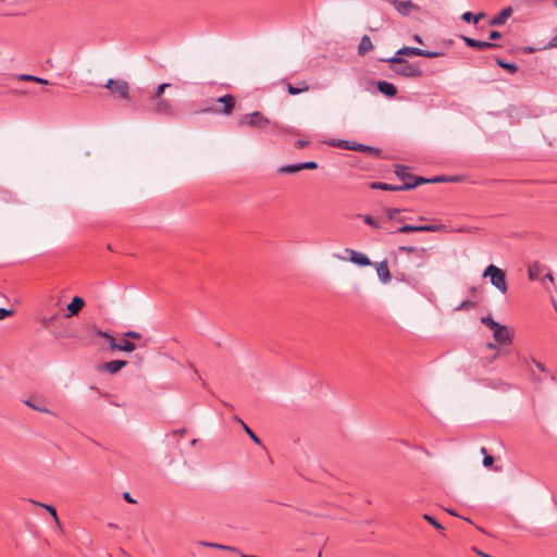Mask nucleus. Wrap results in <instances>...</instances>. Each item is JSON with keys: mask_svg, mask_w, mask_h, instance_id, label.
<instances>
[{"mask_svg": "<svg viewBox=\"0 0 557 557\" xmlns=\"http://www.w3.org/2000/svg\"><path fill=\"white\" fill-rule=\"evenodd\" d=\"M40 321L55 337H67L70 330V302L66 295L51 296L46 309L40 313Z\"/></svg>", "mask_w": 557, "mask_h": 557, "instance_id": "obj_1", "label": "nucleus"}, {"mask_svg": "<svg viewBox=\"0 0 557 557\" xmlns=\"http://www.w3.org/2000/svg\"><path fill=\"white\" fill-rule=\"evenodd\" d=\"M386 62L392 63V71L404 77H419L422 75L421 67L418 64L409 63L400 57L394 55L385 60Z\"/></svg>", "mask_w": 557, "mask_h": 557, "instance_id": "obj_2", "label": "nucleus"}, {"mask_svg": "<svg viewBox=\"0 0 557 557\" xmlns=\"http://www.w3.org/2000/svg\"><path fill=\"white\" fill-rule=\"evenodd\" d=\"M235 104V97L231 94H226L216 99V106L203 108L201 112L230 115L234 110Z\"/></svg>", "mask_w": 557, "mask_h": 557, "instance_id": "obj_3", "label": "nucleus"}, {"mask_svg": "<svg viewBox=\"0 0 557 557\" xmlns=\"http://www.w3.org/2000/svg\"><path fill=\"white\" fill-rule=\"evenodd\" d=\"M484 277H490L491 284L502 294L507 293V283L505 272L494 264H490L483 272Z\"/></svg>", "mask_w": 557, "mask_h": 557, "instance_id": "obj_4", "label": "nucleus"}, {"mask_svg": "<svg viewBox=\"0 0 557 557\" xmlns=\"http://www.w3.org/2000/svg\"><path fill=\"white\" fill-rule=\"evenodd\" d=\"M396 55L397 57H400V55L424 57V58L433 59V58H440V57L444 55V52L430 51V50H424V49L414 48V47H403L396 52Z\"/></svg>", "mask_w": 557, "mask_h": 557, "instance_id": "obj_5", "label": "nucleus"}, {"mask_svg": "<svg viewBox=\"0 0 557 557\" xmlns=\"http://www.w3.org/2000/svg\"><path fill=\"white\" fill-rule=\"evenodd\" d=\"M333 146H336V147H339V148H344V149L360 151V152H363V153H367V154H370V156H373V157H380L381 156V149L374 148V147H370V146H367V145H362V144L349 143V141H346V140H338L336 144H333Z\"/></svg>", "mask_w": 557, "mask_h": 557, "instance_id": "obj_6", "label": "nucleus"}, {"mask_svg": "<svg viewBox=\"0 0 557 557\" xmlns=\"http://www.w3.org/2000/svg\"><path fill=\"white\" fill-rule=\"evenodd\" d=\"M104 87L110 89L113 95H117L122 99H129V87L127 82L123 79H109Z\"/></svg>", "mask_w": 557, "mask_h": 557, "instance_id": "obj_7", "label": "nucleus"}, {"mask_svg": "<svg viewBox=\"0 0 557 557\" xmlns=\"http://www.w3.org/2000/svg\"><path fill=\"white\" fill-rule=\"evenodd\" d=\"M238 123L240 125L263 128L269 124V120L261 112L255 111L250 114L243 115Z\"/></svg>", "mask_w": 557, "mask_h": 557, "instance_id": "obj_8", "label": "nucleus"}, {"mask_svg": "<svg viewBox=\"0 0 557 557\" xmlns=\"http://www.w3.org/2000/svg\"><path fill=\"white\" fill-rule=\"evenodd\" d=\"M387 3L393 5V8L401 15L408 16L413 11H418L419 7L413 3L411 0H386Z\"/></svg>", "mask_w": 557, "mask_h": 557, "instance_id": "obj_9", "label": "nucleus"}, {"mask_svg": "<svg viewBox=\"0 0 557 557\" xmlns=\"http://www.w3.org/2000/svg\"><path fill=\"white\" fill-rule=\"evenodd\" d=\"M24 404L38 412L53 414V412L48 409L47 401L42 396L30 395L27 399L24 400Z\"/></svg>", "mask_w": 557, "mask_h": 557, "instance_id": "obj_10", "label": "nucleus"}, {"mask_svg": "<svg viewBox=\"0 0 557 557\" xmlns=\"http://www.w3.org/2000/svg\"><path fill=\"white\" fill-rule=\"evenodd\" d=\"M444 228L443 224H426V225H403L398 228L400 233L411 232H438Z\"/></svg>", "mask_w": 557, "mask_h": 557, "instance_id": "obj_11", "label": "nucleus"}, {"mask_svg": "<svg viewBox=\"0 0 557 557\" xmlns=\"http://www.w3.org/2000/svg\"><path fill=\"white\" fill-rule=\"evenodd\" d=\"M417 186V182L412 183H406L401 185H392L387 183H381V182H374L371 184V188L373 189H382V190H391V191H398V190H408L411 188H414Z\"/></svg>", "mask_w": 557, "mask_h": 557, "instance_id": "obj_12", "label": "nucleus"}, {"mask_svg": "<svg viewBox=\"0 0 557 557\" xmlns=\"http://www.w3.org/2000/svg\"><path fill=\"white\" fill-rule=\"evenodd\" d=\"M493 336L498 345H509L512 342V333L506 325L499 324V326L493 332Z\"/></svg>", "mask_w": 557, "mask_h": 557, "instance_id": "obj_13", "label": "nucleus"}, {"mask_svg": "<svg viewBox=\"0 0 557 557\" xmlns=\"http://www.w3.org/2000/svg\"><path fill=\"white\" fill-rule=\"evenodd\" d=\"M408 169L405 165H397L395 170V174L397 177L403 181V184L417 182V186L423 184L424 177L414 176L407 171Z\"/></svg>", "mask_w": 557, "mask_h": 557, "instance_id": "obj_14", "label": "nucleus"}, {"mask_svg": "<svg viewBox=\"0 0 557 557\" xmlns=\"http://www.w3.org/2000/svg\"><path fill=\"white\" fill-rule=\"evenodd\" d=\"M153 112L157 113V114H160V115H166V116H172L174 115V109L172 107V104L170 103V101L165 100V99H156L153 100Z\"/></svg>", "mask_w": 557, "mask_h": 557, "instance_id": "obj_15", "label": "nucleus"}, {"mask_svg": "<svg viewBox=\"0 0 557 557\" xmlns=\"http://www.w3.org/2000/svg\"><path fill=\"white\" fill-rule=\"evenodd\" d=\"M461 39L465 41V44L468 47L475 48V49H479V50L493 49V48L498 47L497 44H493V42H490V41L478 40V39H473V38H470V37H467V36H461Z\"/></svg>", "mask_w": 557, "mask_h": 557, "instance_id": "obj_16", "label": "nucleus"}, {"mask_svg": "<svg viewBox=\"0 0 557 557\" xmlns=\"http://www.w3.org/2000/svg\"><path fill=\"white\" fill-rule=\"evenodd\" d=\"M512 9L510 7H507L503 9L498 14H496L494 17H492L488 22L491 26H502L504 25L507 20L511 16Z\"/></svg>", "mask_w": 557, "mask_h": 557, "instance_id": "obj_17", "label": "nucleus"}, {"mask_svg": "<svg viewBox=\"0 0 557 557\" xmlns=\"http://www.w3.org/2000/svg\"><path fill=\"white\" fill-rule=\"evenodd\" d=\"M127 364L125 360H112L109 362H104L100 366V370L110 374L117 373L122 368Z\"/></svg>", "mask_w": 557, "mask_h": 557, "instance_id": "obj_18", "label": "nucleus"}, {"mask_svg": "<svg viewBox=\"0 0 557 557\" xmlns=\"http://www.w3.org/2000/svg\"><path fill=\"white\" fill-rule=\"evenodd\" d=\"M90 332L94 335L102 337L106 341V343L108 344V348L109 349L115 350V348L117 347V341L112 335H110L109 333L100 331V330H97L95 326H92L90 329Z\"/></svg>", "mask_w": 557, "mask_h": 557, "instance_id": "obj_19", "label": "nucleus"}, {"mask_svg": "<svg viewBox=\"0 0 557 557\" xmlns=\"http://www.w3.org/2000/svg\"><path fill=\"white\" fill-rule=\"evenodd\" d=\"M347 251L350 255V261L352 263L361 265V267H366V265H370L371 264L370 259L364 253L355 251L352 249H347Z\"/></svg>", "mask_w": 557, "mask_h": 557, "instance_id": "obj_20", "label": "nucleus"}, {"mask_svg": "<svg viewBox=\"0 0 557 557\" xmlns=\"http://www.w3.org/2000/svg\"><path fill=\"white\" fill-rule=\"evenodd\" d=\"M376 87L381 94L387 97H394L397 94V88L386 81H379Z\"/></svg>", "mask_w": 557, "mask_h": 557, "instance_id": "obj_21", "label": "nucleus"}, {"mask_svg": "<svg viewBox=\"0 0 557 557\" xmlns=\"http://www.w3.org/2000/svg\"><path fill=\"white\" fill-rule=\"evenodd\" d=\"M373 49V45L371 38L368 35L361 37L358 45V53L360 55H364Z\"/></svg>", "mask_w": 557, "mask_h": 557, "instance_id": "obj_22", "label": "nucleus"}, {"mask_svg": "<svg viewBox=\"0 0 557 557\" xmlns=\"http://www.w3.org/2000/svg\"><path fill=\"white\" fill-rule=\"evenodd\" d=\"M376 273H377L379 278L383 283H388L391 281V273H389L387 262L383 261V262L379 263V265L376 267Z\"/></svg>", "mask_w": 557, "mask_h": 557, "instance_id": "obj_23", "label": "nucleus"}, {"mask_svg": "<svg viewBox=\"0 0 557 557\" xmlns=\"http://www.w3.org/2000/svg\"><path fill=\"white\" fill-rule=\"evenodd\" d=\"M286 87H287V91L293 96L299 95L301 92H306L310 89L309 84L306 81L299 82L298 86H294V85L287 83Z\"/></svg>", "mask_w": 557, "mask_h": 557, "instance_id": "obj_24", "label": "nucleus"}, {"mask_svg": "<svg viewBox=\"0 0 557 557\" xmlns=\"http://www.w3.org/2000/svg\"><path fill=\"white\" fill-rule=\"evenodd\" d=\"M136 349V345L128 341L126 337H124L122 341L117 342V347L115 350H121L125 352H132Z\"/></svg>", "mask_w": 557, "mask_h": 557, "instance_id": "obj_25", "label": "nucleus"}, {"mask_svg": "<svg viewBox=\"0 0 557 557\" xmlns=\"http://www.w3.org/2000/svg\"><path fill=\"white\" fill-rule=\"evenodd\" d=\"M85 307V300L78 296L72 297V317L78 314V312Z\"/></svg>", "mask_w": 557, "mask_h": 557, "instance_id": "obj_26", "label": "nucleus"}, {"mask_svg": "<svg viewBox=\"0 0 557 557\" xmlns=\"http://www.w3.org/2000/svg\"><path fill=\"white\" fill-rule=\"evenodd\" d=\"M399 250L408 253H414L419 258L424 257L426 252L425 248H416L412 246H400Z\"/></svg>", "mask_w": 557, "mask_h": 557, "instance_id": "obj_27", "label": "nucleus"}, {"mask_svg": "<svg viewBox=\"0 0 557 557\" xmlns=\"http://www.w3.org/2000/svg\"><path fill=\"white\" fill-rule=\"evenodd\" d=\"M301 171L300 163L282 165L278 168V173L281 174H293Z\"/></svg>", "mask_w": 557, "mask_h": 557, "instance_id": "obj_28", "label": "nucleus"}, {"mask_svg": "<svg viewBox=\"0 0 557 557\" xmlns=\"http://www.w3.org/2000/svg\"><path fill=\"white\" fill-rule=\"evenodd\" d=\"M16 77L20 81L35 82V83L45 84V85L48 84V82L46 79H42V78L34 76V75H29V74H20Z\"/></svg>", "mask_w": 557, "mask_h": 557, "instance_id": "obj_29", "label": "nucleus"}, {"mask_svg": "<svg viewBox=\"0 0 557 557\" xmlns=\"http://www.w3.org/2000/svg\"><path fill=\"white\" fill-rule=\"evenodd\" d=\"M199 545L205 546V547L218 548V549H222V550H231V552L235 550V548L232 546L216 544V543H210V542H206V541L199 542Z\"/></svg>", "mask_w": 557, "mask_h": 557, "instance_id": "obj_30", "label": "nucleus"}, {"mask_svg": "<svg viewBox=\"0 0 557 557\" xmlns=\"http://www.w3.org/2000/svg\"><path fill=\"white\" fill-rule=\"evenodd\" d=\"M496 63L502 69L509 71L511 74H513L518 71V66L515 63H508L502 59H496Z\"/></svg>", "mask_w": 557, "mask_h": 557, "instance_id": "obj_31", "label": "nucleus"}, {"mask_svg": "<svg viewBox=\"0 0 557 557\" xmlns=\"http://www.w3.org/2000/svg\"><path fill=\"white\" fill-rule=\"evenodd\" d=\"M481 322L486 325L493 332L499 326V323L494 321L492 317L486 315L481 318Z\"/></svg>", "mask_w": 557, "mask_h": 557, "instance_id": "obj_32", "label": "nucleus"}, {"mask_svg": "<svg viewBox=\"0 0 557 557\" xmlns=\"http://www.w3.org/2000/svg\"><path fill=\"white\" fill-rule=\"evenodd\" d=\"M238 421L242 423L245 432L247 433V435L258 445L261 444V441L260 438L255 434V432L247 425L244 423V421H242L240 419H238Z\"/></svg>", "mask_w": 557, "mask_h": 557, "instance_id": "obj_33", "label": "nucleus"}, {"mask_svg": "<svg viewBox=\"0 0 557 557\" xmlns=\"http://www.w3.org/2000/svg\"><path fill=\"white\" fill-rule=\"evenodd\" d=\"M423 519L428 521L430 524H432L436 530L443 531L444 527L432 516L424 513Z\"/></svg>", "mask_w": 557, "mask_h": 557, "instance_id": "obj_34", "label": "nucleus"}, {"mask_svg": "<svg viewBox=\"0 0 557 557\" xmlns=\"http://www.w3.org/2000/svg\"><path fill=\"white\" fill-rule=\"evenodd\" d=\"M168 87H170V84H168V83H163V84L159 85L157 90L152 95L151 99L152 100L160 99L162 94L164 92L165 88H168Z\"/></svg>", "mask_w": 557, "mask_h": 557, "instance_id": "obj_35", "label": "nucleus"}, {"mask_svg": "<svg viewBox=\"0 0 557 557\" xmlns=\"http://www.w3.org/2000/svg\"><path fill=\"white\" fill-rule=\"evenodd\" d=\"M455 178H448L446 176H435L433 178H424L423 183H442V182H454Z\"/></svg>", "mask_w": 557, "mask_h": 557, "instance_id": "obj_36", "label": "nucleus"}, {"mask_svg": "<svg viewBox=\"0 0 557 557\" xmlns=\"http://www.w3.org/2000/svg\"><path fill=\"white\" fill-rule=\"evenodd\" d=\"M528 275L531 281L539 278L540 268L537 265L529 267Z\"/></svg>", "mask_w": 557, "mask_h": 557, "instance_id": "obj_37", "label": "nucleus"}, {"mask_svg": "<svg viewBox=\"0 0 557 557\" xmlns=\"http://www.w3.org/2000/svg\"><path fill=\"white\" fill-rule=\"evenodd\" d=\"M35 504V502H33ZM36 505H39L44 508H46L49 513H51V516L53 517V519L55 520L57 523H59V519H58V515H57V510L54 507L50 506V505H45V504H39V503H36Z\"/></svg>", "mask_w": 557, "mask_h": 557, "instance_id": "obj_38", "label": "nucleus"}, {"mask_svg": "<svg viewBox=\"0 0 557 557\" xmlns=\"http://www.w3.org/2000/svg\"><path fill=\"white\" fill-rule=\"evenodd\" d=\"M301 170H315L318 168V163L314 161H307L300 163Z\"/></svg>", "mask_w": 557, "mask_h": 557, "instance_id": "obj_39", "label": "nucleus"}, {"mask_svg": "<svg viewBox=\"0 0 557 557\" xmlns=\"http://www.w3.org/2000/svg\"><path fill=\"white\" fill-rule=\"evenodd\" d=\"M14 314V310L0 308V320L5 319L8 317H12Z\"/></svg>", "mask_w": 557, "mask_h": 557, "instance_id": "obj_40", "label": "nucleus"}, {"mask_svg": "<svg viewBox=\"0 0 557 557\" xmlns=\"http://www.w3.org/2000/svg\"><path fill=\"white\" fill-rule=\"evenodd\" d=\"M124 337L132 338V339H139L141 338V334L135 331H128L124 333Z\"/></svg>", "mask_w": 557, "mask_h": 557, "instance_id": "obj_41", "label": "nucleus"}, {"mask_svg": "<svg viewBox=\"0 0 557 557\" xmlns=\"http://www.w3.org/2000/svg\"><path fill=\"white\" fill-rule=\"evenodd\" d=\"M363 221L366 224H368L370 226L379 227L377 222L371 215H364Z\"/></svg>", "mask_w": 557, "mask_h": 557, "instance_id": "obj_42", "label": "nucleus"}, {"mask_svg": "<svg viewBox=\"0 0 557 557\" xmlns=\"http://www.w3.org/2000/svg\"><path fill=\"white\" fill-rule=\"evenodd\" d=\"M461 20L467 22V23H470V22L474 23V14L472 12H465L461 15Z\"/></svg>", "mask_w": 557, "mask_h": 557, "instance_id": "obj_43", "label": "nucleus"}, {"mask_svg": "<svg viewBox=\"0 0 557 557\" xmlns=\"http://www.w3.org/2000/svg\"><path fill=\"white\" fill-rule=\"evenodd\" d=\"M308 145H309V141L308 140H304V139H298L295 143V146L298 149H302V148L307 147Z\"/></svg>", "mask_w": 557, "mask_h": 557, "instance_id": "obj_44", "label": "nucleus"}, {"mask_svg": "<svg viewBox=\"0 0 557 557\" xmlns=\"http://www.w3.org/2000/svg\"><path fill=\"white\" fill-rule=\"evenodd\" d=\"M494 462V458L490 455H486L484 458H483V466L484 467H490L492 466Z\"/></svg>", "mask_w": 557, "mask_h": 557, "instance_id": "obj_45", "label": "nucleus"}, {"mask_svg": "<svg viewBox=\"0 0 557 557\" xmlns=\"http://www.w3.org/2000/svg\"><path fill=\"white\" fill-rule=\"evenodd\" d=\"M499 38H502V34L497 30H492L488 35L490 40H497Z\"/></svg>", "mask_w": 557, "mask_h": 557, "instance_id": "obj_46", "label": "nucleus"}, {"mask_svg": "<svg viewBox=\"0 0 557 557\" xmlns=\"http://www.w3.org/2000/svg\"><path fill=\"white\" fill-rule=\"evenodd\" d=\"M123 498H124L127 503H129V504H134V503H135V499H134V498L131 496V494H129V493H127V492H126V493H124Z\"/></svg>", "mask_w": 557, "mask_h": 557, "instance_id": "obj_47", "label": "nucleus"}, {"mask_svg": "<svg viewBox=\"0 0 557 557\" xmlns=\"http://www.w3.org/2000/svg\"><path fill=\"white\" fill-rule=\"evenodd\" d=\"M485 17V13L481 12L478 14H474V24H478L480 20Z\"/></svg>", "mask_w": 557, "mask_h": 557, "instance_id": "obj_48", "label": "nucleus"}, {"mask_svg": "<svg viewBox=\"0 0 557 557\" xmlns=\"http://www.w3.org/2000/svg\"><path fill=\"white\" fill-rule=\"evenodd\" d=\"M548 47L549 48L557 47V35L549 41Z\"/></svg>", "mask_w": 557, "mask_h": 557, "instance_id": "obj_49", "label": "nucleus"}, {"mask_svg": "<svg viewBox=\"0 0 557 557\" xmlns=\"http://www.w3.org/2000/svg\"><path fill=\"white\" fill-rule=\"evenodd\" d=\"M534 363H535V367H536L540 371H542V372H544V371H545V366H544L542 362H540V361H534Z\"/></svg>", "mask_w": 557, "mask_h": 557, "instance_id": "obj_50", "label": "nucleus"}, {"mask_svg": "<svg viewBox=\"0 0 557 557\" xmlns=\"http://www.w3.org/2000/svg\"><path fill=\"white\" fill-rule=\"evenodd\" d=\"M397 212H398V210H397V209H391V210H388V218H389V219H393V218H394V215H395V213H397Z\"/></svg>", "mask_w": 557, "mask_h": 557, "instance_id": "obj_51", "label": "nucleus"}, {"mask_svg": "<svg viewBox=\"0 0 557 557\" xmlns=\"http://www.w3.org/2000/svg\"><path fill=\"white\" fill-rule=\"evenodd\" d=\"M413 40H414L416 42H418V44H421V45L423 44V40H422V38H421L419 35H414V36H413Z\"/></svg>", "mask_w": 557, "mask_h": 557, "instance_id": "obj_52", "label": "nucleus"}, {"mask_svg": "<svg viewBox=\"0 0 557 557\" xmlns=\"http://www.w3.org/2000/svg\"><path fill=\"white\" fill-rule=\"evenodd\" d=\"M474 550L476 552L478 555H480L482 557H492V556H490V555H487V554H485V553H483L481 550H478V549H474Z\"/></svg>", "mask_w": 557, "mask_h": 557, "instance_id": "obj_53", "label": "nucleus"}, {"mask_svg": "<svg viewBox=\"0 0 557 557\" xmlns=\"http://www.w3.org/2000/svg\"><path fill=\"white\" fill-rule=\"evenodd\" d=\"M468 306H470V302H469V301H463V302L460 305V308H467Z\"/></svg>", "mask_w": 557, "mask_h": 557, "instance_id": "obj_54", "label": "nucleus"}, {"mask_svg": "<svg viewBox=\"0 0 557 557\" xmlns=\"http://www.w3.org/2000/svg\"><path fill=\"white\" fill-rule=\"evenodd\" d=\"M487 347L491 349H497V346L495 344L488 343Z\"/></svg>", "mask_w": 557, "mask_h": 557, "instance_id": "obj_55", "label": "nucleus"}, {"mask_svg": "<svg viewBox=\"0 0 557 557\" xmlns=\"http://www.w3.org/2000/svg\"><path fill=\"white\" fill-rule=\"evenodd\" d=\"M481 454H483V455H484V457L487 455V450H486V448H485V447H482V448H481Z\"/></svg>", "mask_w": 557, "mask_h": 557, "instance_id": "obj_56", "label": "nucleus"}, {"mask_svg": "<svg viewBox=\"0 0 557 557\" xmlns=\"http://www.w3.org/2000/svg\"><path fill=\"white\" fill-rule=\"evenodd\" d=\"M545 277H546L547 280H549V281H553V275H552L550 273H547V274L545 275Z\"/></svg>", "mask_w": 557, "mask_h": 557, "instance_id": "obj_57", "label": "nucleus"}, {"mask_svg": "<svg viewBox=\"0 0 557 557\" xmlns=\"http://www.w3.org/2000/svg\"><path fill=\"white\" fill-rule=\"evenodd\" d=\"M554 5L557 8V0H552Z\"/></svg>", "mask_w": 557, "mask_h": 557, "instance_id": "obj_58", "label": "nucleus"}, {"mask_svg": "<svg viewBox=\"0 0 557 557\" xmlns=\"http://www.w3.org/2000/svg\"><path fill=\"white\" fill-rule=\"evenodd\" d=\"M319 557H321V556H319Z\"/></svg>", "mask_w": 557, "mask_h": 557, "instance_id": "obj_59", "label": "nucleus"}]
</instances>
